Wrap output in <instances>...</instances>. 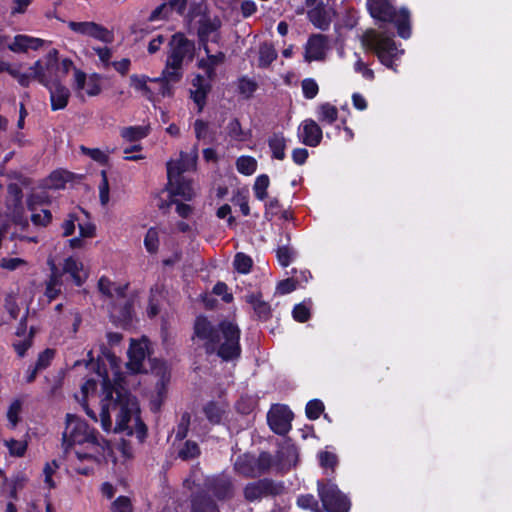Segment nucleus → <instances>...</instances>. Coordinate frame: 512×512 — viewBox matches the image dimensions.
Here are the masks:
<instances>
[{"label": "nucleus", "mask_w": 512, "mask_h": 512, "mask_svg": "<svg viewBox=\"0 0 512 512\" xmlns=\"http://www.w3.org/2000/svg\"><path fill=\"white\" fill-rule=\"evenodd\" d=\"M104 358L114 362L116 354H97L96 363L92 369L102 378V393L100 422L106 432L135 435L139 443H144L148 437V427L141 417L138 398L124 386V377L116 374L112 383L104 364Z\"/></svg>", "instance_id": "1"}, {"label": "nucleus", "mask_w": 512, "mask_h": 512, "mask_svg": "<svg viewBox=\"0 0 512 512\" xmlns=\"http://www.w3.org/2000/svg\"><path fill=\"white\" fill-rule=\"evenodd\" d=\"M34 52L38 59L34 63V78L49 91L52 111L67 107L71 96L70 90L59 81L57 56L58 51L51 43L34 37ZM36 57V55H34Z\"/></svg>", "instance_id": "2"}, {"label": "nucleus", "mask_w": 512, "mask_h": 512, "mask_svg": "<svg viewBox=\"0 0 512 512\" xmlns=\"http://www.w3.org/2000/svg\"><path fill=\"white\" fill-rule=\"evenodd\" d=\"M65 429L62 435V445L67 451L74 445H87L93 452L75 451L77 459L95 460L100 449H103L101 441L105 440L99 436L96 429L91 428L83 419L75 414H66Z\"/></svg>", "instance_id": "3"}, {"label": "nucleus", "mask_w": 512, "mask_h": 512, "mask_svg": "<svg viewBox=\"0 0 512 512\" xmlns=\"http://www.w3.org/2000/svg\"><path fill=\"white\" fill-rule=\"evenodd\" d=\"M195 335L205 341L207 349L217 352H240V330L231 322H223L219 329H215L211 323L202 316L197 317L194 325Z\"/></svg>", "instance_id": "4"}, {"label": "nucleus", "mask_w": 512, "mask_h": 512, "mask_svg": "<svg viewBox=\"0 0 512 512\" xmlns=\"http://www.w3.org/2000/svg\"><path fill=\"white\" fill-rule=\"evenodd\" d=\"M362 44L377 56L382 65L398 73L397 61L400 60L405 51L396 44L393 34L369 29L362 36Z\"/></svg>", "instance_id": "5"}, {"label": "nucleus", "mask_w": 512, "mask_h": 512, "mask_svg": "<svg viewBox=\"0 0 512 512\" xmlns=\"http://www.w3.org/2000/svg\"><path fill=\"white\" fill-rule=\"evenodd\" d=\"M370 15L380 23H394L398 35L403 39L411 37L410 11L406 7L396 11L389 0H367Z\"/></svg>", "instance_id": "6"}, {"label": "nucleus", "mask_w": 512, "mask_h": 512, "mask_svg": "<svg viewBox=\"0 0 512 512\" xmlns=\"http://www.w3.org/2000/svg\"><path fill=\"white\" fill-rule=\"evenodd\" d=\"M317 493L325 512H350V498L332 479L318 480Z\"/></svg>", "instance_id": "7"}, {"label": "nucleus", "mask_w": 512, "mask_h": 512, "mask_svg": "<svg viewBox=\"0 0 512 512\" xmlns=\"http://www.w3.org/2000/svg\"><path fill=\"white\" fill-rule=\"evenodd\" d=\"M284 489L283 482H277L271 478H262L246 484L243 495L248 502H254L263 497L281 495Z\"/></svg>", "instance_id": "8"}, {"label": "nucleus", "mask_w": 512, "mask_h": 512, "mask_svg": "<svg viewBox=\"0 0 512 512\" xmlns=\"http://www.w3.org/2000/svg\"><path fill=\"white\" fill-rule=\"evenodd\" d=\"M293 417L294 414L287 405L275 404L267 413V422L275 434L284 436L292 428Z\"/></svg>", "instance_id": "9"}, {"label": "nucleus", "mask_w": 512, "mask_h": 512, "mask_svg": "<svg viewBox=\"0 0 512 512\" xmlns=\"http://www.w3.org/2000/svg\"><path fill=\"white\" fill-rule=\"evenodd\" d=\"M195 51V45L183 34H175L170 41V53L168 59L172 63H179L183 66L185 61H192Z\"/></svg>", "instance_id": "10"}, {"label": "nucleus", "mask_w": 512, "mask_h": 512, "mask_svg": "<svg viewBox=\"0 0 512 512\" xmlns=\"http://www.w3.org/2000/svg\"><path fill=\"white\" fill-rule=\"evenodd\" d=\"M68 27L75 33L92 37L96 40H99L103 43H112L114 40V35L111 31H109L104 26L97 24L92 21L85 22H75L70 21L68 23Z\"/></svg>", "instance_id": "11"}, {"label": "nucleus", "mask_w": 512, "mask_h": 512, "mask_svg": "<svg viewBox=\"0 0 512 512\" xmlns=\"http://www.w3.org/2000/svg\"><path fill=\"white\" fill-rule=\"evenodd\" d=\"M72 88L78 97H83V92L88 96H97L101 92L100 76L97 74L89 77L81 70L74 69Z\"/></svg>", "instance_id": "12"}, {"label": "nucleus", "mask_w": 512, "mask_h": 512, "mask_svg": "<svg viewBox=\"0 0 512 512\" xmlns=\"http://www.w3.org/2000/svg\"><path fill=\"white\" fill-rule=\"evenodd\" d=\"M110 319L122 326L128 325L133 318V298L124 294L118 300L113 301L109 307Z\"/></svg>", "instance_id": "13"}, {"label": "nucleus", "mask_w": 512, "mask_h": 512, "mask_svg": "<svg viewBox=\"0 0 512 512\" xmlns=\"http://www.w3.org/2000/svg\"><path fill=\"white\" fill-rule=\"evenodd\" d=\"M197 149L195 148L191 154L181 153L180 158L176 161L167 163L168 185H173L174 180L178 179L182 173L192 170L196 166Z\"/></svg>", "instance_id": "14"}, {"label": "nucleus", "mask_w": 512, "mask_h": 512, "mask_svg": "<svg viewBox=\"0 0 512 512\" xmlns=\"http://www.w3.org/2000/svg\"><path fill=\"white\" fill-rule=\"evenodd\" d=\"M322 137V129L313 119H305L298 128V138L306 146H318Z\"/></svg>", "instance_id": "15"}, {"label": "nucleus", "mask_w": 512, "mask_h": 512, "mask_svg": "<svg viewBox=\"0 0 512 512\" xmlns=\"http://www.w3.org/2000/svg\"><path fill=\"white\" fill-rule=\"evenodd\" d=\"M221 26V21L217 16L204 14L199 20L198 36L206 53L209 52L208 41L214 40V36Z\"/></svg>", "instance_id": "16"}, {"label": "nucleus", "mask_w": 512, "mask_h": 512, "mask_svg": "<svg viewBox=\"0 0 512 512\" xmlns=\"http://www.w3.org/2000/svg\"><path fill=\"white\" fill-rule=\"evenodd\" d=\"M325 57V37L314 35L309 38L304 53L306 62L319 61Z\"/></svg>", "instance_id": "17"}, {"label": "nucleus", "mask_w": 512, "mask_h": 512, "mask_svg": "<svg viewBox=\"0 0 512 512\" xmlns=\"http://www.w3.org/2000/svg\"><path fill=\"white\" fill-rule=\"evenodd\" d=\"M192 86L191 98L197 104L198 111L201 112L206 103V97L211 89V85L203 76L197 75L192 81Z\"/></svg>", "instance_id": "18"}, {"label": "nucleus", "mask_w": 512, "mask_h": 512, "mask_svg": "<svg viewBox=\"0 0 512 512\" xmlns=\"http://www.w3.org/2000/svg\"><path fill=\"white\" fill-rule=\"evenodd\" d=\"M63 272L65 274H69L77 286H81L88 276L87 272L84 270L83 263L74 257H68L65 259Z\"/></svg>", "instance_id": "19"}, {"label": "nucleus", "mask_w": 512, "mask_h": 512, "mask_svg": "<svg viewBox=\"0 0 512 512\" xmlns=\"http://www.w3.org/2000/svg\"><path fill=\"white\" fill-rule=\"evenodd\" d=\"M128 288V284H120L112 282L109 278L103 276L98 281V289L99 291L109 299L116 301L124 294H126V290Z\"/></svg>", "instance_id": "20"}, {"label": "nucleus", "mask_w": 512, "mask_h": 512, "mask_svg": "<svg viewBox=\"0 0 512 512\" xmlns=\"http://www.w3.org/2000/svg\"><path fill=\"white\" fill-rule=\"evenodd\" d=\"M245 301L251 306L259 320L266 321L271 317V306L263 300L260 293L247 294Z\"/></svg>", "instance_id": "21"}, {"label": "nucleus", "mask_w": 512, "mask_h": 512, "mask_svg": "<svg viewBox=\"0 0 512 512\" xmlns=\"http://www.w3.org/2000/svg\"><path fill=\"white\" fill-rule=\"evenodd\" d=\"M208 489L218 500H226L233 495L231 481L223 477L212 479L208 484Z\"/></svg>", "instance_id": "22"}, {"label": "nucleus", "mask_w": 512, "mask_h": 512, "mask_svg": "<svg viewBox=\"0 0 512 512\" xmlns=\"http://www.w3.org/2000/svg\"><path fill=\"white\" fill-rule=\"evenodd\" d=\"M255 455L251 453H244L239 455L235 462V470L246 478L257 477Z\"/></svg>", "instance_id": "23"}, {"label": "nucleus", "mask_w": 512, "mask_h": 512, "mask_svg": "<svg viewBox=\"0 0 512 512\" xmlns=\"http://www.w3.org/2000/svg\"><path fill=\"white\" fill-rule=\"evenodd\" d=\"M308 18L312 24L321 29L326 30L330 26L331 17L324 3H319L308 11Z\"/></svg>", "instance_id": "24"}, {"label": "nucleus", "mask_w": 512, "mask_h": 512, "mask_svg": "<svg viewBox=\"0 0 512 512\" xmlns=\"http://www.w3.org/2000/svg\"><path fill=\"white\" fill-rule=\"evenodd\" d=\"M52 196L45 194H34V205L36 203H47L51 200ZM52 221V213L48 209H38L34 206V226L46 227Z\"/></svg>", "instance_id": "25"}, {"label": "nucleus", "mask_w": 512, "mask_h": 512, "mask_svg": "<svg viewBox=\"0 0 512 512\" xmlns=\"http://www.w3.org/2000/svg\"><path fill=\"white\" fill-rule=\"evenodd\" d=\"M70 180V173L64 170L52 172L41 184L40 188L45 190H59L65 187Z\"/></svg>", "instance_id": "26"}, {"label": "nucleus", "mask_w": 512, "mask_h": 512, "mask_svg": "<svg viewBox=\"0 0 512 512\" xmlns=\"http://www.w3.org/2000/svg\"><path fill=\"white\" fill-rule=\"evenodd\" d=\"M151 79L152 78L146 75L132 74L129 77L130 86L140 92L148 100L153 101L155 91L148 85V83L151 82Z\"/></svg>", "instance_id": "27"}, {"label": "nucleus", "mask_w": 512, "mask_h": 512, "mask_svg": "<svg viewBox=\"0 0 512 512\" xmlns=\"http://www.w3.org/2000/svg\"><path fill=\"white\" fill-rule=\"evenodd\" d=\"M48 263L51 266L52 273L46 286L45 296L47 298V302L49 303L61 292L62 275L58 272L52 260H49Z\"/></svg>", "instance_id": "28"}, {"label": "nucleus", "mask_w": 512, "mask_h": 512, "mask_svg": "<svg viewBox=\"0 0 512 512\" xmlns=\"http://www.w3.org/2000/svg\"><path fill=\"white\" fill-rule=\"evenodd\" d=\"M191 512H219V508L210 496L197 494L191 501Z\"/></svg>", "instance_id": "29"}, {"label": "nucleus", "mask_w": 512, "mask_h": 512, "mask_svg": "<svg viewBox=\"0 0 512 512\" xmlns=\"http://www.w3.org/2000/svg\"><path fill=\"white\" fill-rule=\"evenodd\" d=\"M316 116L323 125H332L338 119V109L331 103L324 102L317 106Z\"/></svg>", "instance_id": "30"}, {"label": "nucleus", "mask_w": 512, "mask_h": 512, "mask_svg": "<svg viewBox=\"0 0 512 512\" xmlns=\"http://www.w3.org/2000/svg\"><path fill=\"white\" fill-rule=\"evenodd\" d=\"M206 419L212 425H219L222 421L225 410L223 407L216 401L211 400L208 401L202 409Z\"/></svg>", "instance_id": "31"}, {"label": "nucleus", "mask_w": 512, "mask_h": 512, "mask_svg": "<svg viewBox=\"0 0 512 512\" xmlns=\"http://www.w3.org/2000/svg\"><path fill=\"white\" fill-rule=\"evenodd\" d=\"M149 134L148 126H129L120 131L121 137L128 142H135L145 138Z\"/></svg>", "instance_id": "32"}, {"label": "nucleus", "mask_w": 512, "mask_h": 512, "mask_svg": "<svg viewBox=\"0 0 512 512\" xmlns=\"http://www.w3.org/2000/svg\"><path fill=\"white\" fill-rule=\"evenodd\" d=\"M172 195H178L183 197L185 200H190L194 196V191L190 182L183 181L180 176L177 180H174L173 185H168Z\"/></svg>", "instance_id": "33"}, {"label": "nucleus", "mask_w": 512, "mask_h": 512, "mask_svg": "<svg viewBox=\"0 0 512 512\" xmlns=\"http://www.w3.org/2000/svg\"><path fill=\"white\" fill-rule=\"evenodd\" d=\"M268 145L274 158L278 160L285 158L286 140L282 134H273L268 140Z\"/></svg>", "instance_id": "34"}, {"label": "nucleus", "mask_w": 512, "mask_h": 512, "mask_svg": "<svg viewBox=\"0 0 512 512\" xmlns=\"http://www.w3.org/2000/svg\"><path fill=\"white\" fill-rule=\"evenodd\" d=\"M227 135L234 141L245 142L249 138V133L242 129L237 118H233L226 126Z\"/></svg>", "instance_id": "35"}, {"label": "nucleus", "mask_w": 512, "mask_h": 512, "mask_svg": "<svg viewBox=\"0 0 512 512\" xmlns=\"http://www.w3.org/2000/svg\"><path fill=\"white\" fill-rule=\"evenodd\" d=\"M200 454L201 449L198 443L192 440H186L178 451V457L183 461H189L198 458Z\"/></svg>", "instance_id": "36"}, {"label": "nucleus", "mask_w": 512, "mask_h": 512, "mask_svg": "<svg viewBox=\"0 0 512 512\" xmlns=\"http://www.w3.org/2000/svg\"><path fill=\"white\" fill-rule=\"evenodd\" d=\"M96 387H97V383L94 379L86 380L81 386V392L83 394V402H82L83 409L85 410V413L87 414V416L90 417L95 422L98 421L96 413L89 407V405L86 401V398L88 396L89 391H95Z\"/></svg>", "instance_id": "37"}, {"label": "nucleus", "mask_w": 512, "mask_h": 512, "mask_svg": "<svg viewBox=\"0 0 512 512\" xmlns=\"http://www.w3.org/2000/svg\"><path fill=\"white\" fill-rule=\"evenodd\" d=\"M255 462H256V471H257V477L266 474L270 468L273 465V457L272 455L267 451H262L258 455V457L255 456Z\"/></svg>", "instance_id": "38"}, {"label": "nucleus", "mask_w": 512, "mask_h": 512, "mask_svg": "<svg viewBox=\"0 0 512 512\" xmlns=\"http://www.w3.org/2000/svg\"><path fill=\"white\" fill-rule=\"evenodd\" d=\"M161 77L170 82H178L182 77V65L179 63H172L170 59L167 58L166 66Z\"/></svg>", "instance_id": "39"}, {"label": "nucleus", "mask_w": 512, "mask_h": 512, "mask_svg": "<svg viewBox=\"0 0 512 512\" xmlns=\"http://www.w3.org/2000/svg\"><path fill=\"white\" fill-rule=\"evenodd\" d=\"M236 168L243 175H252L257 169V161L251 156H241L236 161Z\"/></svg>", "instance_id": "40"}, {"label": "nucleus", "mask_w": 512, "mask_h": 512, "mask_svg": "<svg viewBox=\"0 0 512 512\" xmlns=\"http://www.w3.org/2000/svg\"><path fill=\"white\" fill-rule=\"evenodd\" d=\"M277 461L280 465L285 466L284 458L287 459L288 468L296 464L298 453L297 448L294 445L288 446L277 453Z\"/></svg>", "instance_id": "41"}, {"label": "nucleus", "mask_w": 512, "mask_h": 512, "mask_svg": "<svg viewBox=\"0 0 512 512\" xmlns=\"http://www.w3.org/2000/svg\"><path fill=\"white\" fill-rule=\"evenodd\" d=\"M325 406L320 399H312L307 402L305 414L309 420H317L324 412Z\"/></svg>", "instance_id": "42"}, {"label": "nucleus", "mask_w": 512, "mask_h": 512, "mask_svg": "<svg viewBox=\"0 0 512 512\" xmlns=\"http://www.w3.org/2000/svg\"><path fill=\"white\" fill-rule=\"evenodd\" d=\"M297 506L304 510L320 512L318 500L312 494H301L296 500Z\"/></svg>", "instance_id": "43"}, {"label": "nucleus", "mask_w": 512, "mask_h": 512, "mask_svg": "<svg viewBox=\"0 0 512 512\" xmlns=\"http://www.w3.org/2000/svg\"><path fill=\"white\" fill-rule=\"evenodd\" d=\"M257 88L258 84L256 81L246 76H243L238 80L239 93L246 99L252 97Z\"/></svg>", "instance_id": "44"}, {"label": "nucleus", "mask_w": 512, "mask_h": 512, "mask_svg": "<svg viewBox=\"0 0 512 512\" xmlns=\"http://www.w3.org/2000/svg\"><path fill=\"white\" fill-rule=\"evenodd\" d=\"M269 183V177L266 174H261L256 178L253 191L257 199L262 201L267 197Z\"/></svg>", "instance_id": "45"}, {"label": "nucleus", "mask_w": 512, "mask_h": 512, "mask_svg": "<svg viewBox=\"0 0 512 512\" xmlns=\"http://www.w3.org/2000/svg\"><path fill=\"white\" fill-rule=\"evenodd\" d=\"M311 315V301H304L294 306L292 316L298 322H306Z\"/></svg>", "instance_id": "46"}, {"label": "nucleus", "mask_w": 512, "mask_h": 512, "mask_svg": "<svg viewBox=\"0 0 512 512\" xmlns=\"http://www.w3.org/2000/svg\"><path fill=\"white\" fill-rule=\"evenodd\" d=\"M32 46V39L28 36L17 35L12 43L8 44V48L17 53L27 52Z\"/></svg>", "instance_id": "47"}, {"label": "nucleus", "mask_w": 512, "mask_h": 512, "mask_svg": "<svg viewBox=\"0 0 512 512\" xmlns=\"http://www.w3.org/2000/svg\"><path fill=\"white\" fill-rule=\"evenodd\" d=\"M190 423H191L190 413L189 412L182 413L180 421L177 424L175 440L182 441L187 437L189 428H190Z\"/></svg>", "instance_id": "48"}, {"label": "nucleus", "mask_w": 512, "mask_h": 512, "mask_svg": "<svg viewBox=\"0 0 512 512\" xmlns=\"http://www.w3.org/2000/svg\"><path fill=\"white\" fill-rule=\"evenodd\" d=\"M17 483L9 480L5 474L0 470V494L16 498Z\"/></svg>", "instance_id": "49"}, {"label": "nucleus", "mask_w": 512, "mask_h": 512, "mask_svg": "<svg viewBox=\"0 0 512 512\" xmlns=\"http://www.w3.org/2000/svg\"><path fill=\"white\" fill-rule=\"evenodd\" d=\"M110 512H133L131 499L124 495L117 497L111 503Z\"/></svg>", "instance_id": "50"}, {"label": "nucleus", "mask_w": 512, "mask_h": 512, "mask_svg": "<svg viewBox=\"0 0 512 512\" xmlns=\"http://www.w3.org/2000/svg\"><path fill=\"white\" fill-rule=\"evenodd\" d=\"M58 468H59V465L56 462V460H53L52 462H47L45 464V467L43 469L44 483L48 489H52V488L56 487V483L53 479V476L56 474V471Z\"/></svg>", "instance_id": "51"}, {"label": "nucleus", "mask_w": 512, "mask_h": 512, "mask_svg": "<svg viewBox=\"0 0 512 512\" xmlns=\"http://www.w3.org/2000/svg\"><path fill=\"white\" fill-rule=\"evenodd\" d=\"M129 356V362L127 363V368L134 374L144 372L143 362L146 356H150L151 354H127Z\"/></svg>", "instance_id": "52"}, {"label": "nucleus", "mask_w": 512, "mask_h": 512, "mask_svg": "<svg viewBox=\"0 0 512 512\" xmlns=\"http://www.w3.org/2000/svg\"><path fill=\"white\" fill-rule=\"evenodd\" d=\"M252 263V259L244 253H237L233 262L235 269L242 274L250 272Z\"/></svg>", "instance_id": "53"}, {"label": "nucleus", "mask_w": 512, "mask_h": 512, "mask_svg": "<svg viewBox=\"0 0 512 512\" xmlns=\"http://www.w3.org/2000/svg\"><path fill=\"white\" fill-rule=\"evenodd\" d=\"M173 9L170 8L168 3L163 0V2L157 6L150 14L149 20L150 21H158V20H165L168 19L171 14L173 13Z\"/></svg>", "instance_id": "54"}, {"label": "nucleus", "mask_w": 512, "mask_h": 512, "mask_svg": "<svg viewBox=\"0 0 512 512\" xmlns=\"http://www.w3.org/2000/svg\"><path fill=\"white\" fill-rule=\"evenodd\" d=\"M276 57L277 53L270 45H263L259 51V66L268 67Z\"/></svg>", "instance_id": "55"}, {"label": "nucleus", "mask_w": 512, "mask_h": 512, "mask_svg": "<svg viewBox=\"0 0 512 512\" xmlns=\"http://www.w3.org/2000/svg\"><path fill=\"white\" fill-rule=\"evenodd\" d=\"M144 245L148 252L155 253L159 247V233L155 228H150L144 238Z\"/></svg>", "instance_id": "56"}, {"label": "nucleus", "mask_w": 512, "mask_h": 512, "mask_svg": "<svg viewBox=\"0 0 512 512\" xmlns=\"http://www.w3.org/2000/svg\"><path fill=\"white\" fill-rule=\"evenodd\" d=\"M355 56L357 57V59L353 65L354 71L356 73L361 74L364 79L368 81H373L375 78L374 71L371 68H369L365 62H363V60L358 54H355Z\"/></svg>", "instance_id": "57"}, {"label": "nucleus", "mask_w": 512, "mask_h": 512, "mask_svg": "<svg viewBox=\"0 0 512 512\" xmlns=\"http://www.w3.org/2000/svg\"><path fill=\"white\" fill-rule=\"evenodd\" d=\"M151 83L157 86L156 89H153L155 91V95L159 94L163 97L172 95V86L170 85L171 82L166 80L165 78L161 76L153 78L151 79Z\"/></svg>", "instance_id": "58"}, {"label": "nucleus", "mask_w": 512, "mask_h": 512, "mask_svg": "<svg viewBox=\"0 0 512 512\" xmlns=\"http://www.w3.org/2000/svg\"><path fill=\"white\" fill-rule=\"evenodd\" d=\"M194 132L198 140H212L208 123L201 119L194 122Z\"/></svg>", "instance_id": "59"}, {"label": "nucleus", "mask_w": 512, "mask_h": 512, "mask_svg": "<svg viewBox=\"0 0 512 512\" xmlns=\"http://www.w3.org/2000/svg\"><path fill=\"white\" fill-rule=\"evenodd\" d=\"M161 295V288L159 286H154L150 290V299L149 305L147 309V313L149 317H154L159 313V305L157 296Z\"/></svg>", "instance_id": "60"}, {"label": "nucleus", "mask_w": 512, "mask_h": 512, "mask_svg": "<svg viewBox=\"0 0 512 512\" xmlns=\"http://www.w3.org/2000/svg\"><path fill=\"white\" fill-rule=\"evenodd\" d=\"M302 92L306 99H313L319 92V86L312 78H306L301 83Z\"/></svg>", "instance_id": "61"}, {"label": "nucleus", "mask_w": 512, "mask_h": 512, "mask_svg": "<svg viewBox=\"0 0 512 512\" xmlns=\"http://www.w3.org/2000/svg\"><path fill=\"white\" fill-rule=\"evenodd\" d=\"M319 463L323 468H330L334 470V468L338 464V458L335 453L329 451H321L318 455Z\"/></svg>", "instance_id": "62"}, {"label": "nucleus", "mask_w": 512, "mask_h": 512, "mask_svg": "<svg viewBox=\"0 0 512 512\" xmlns=\"http://www.w3.org/2000/svg\"><path fill=\"white\" fill-rule=\"evenodd\" d=\"M80 149L83 152V154L89 156L91 159L100 164H105L108 161V155L98 148H88L85 146H81Z\"/></svg>", "instance_id": "63"}, {"label": "nucleus", "mask_w": 512, "mask_h": 512, "mask_svg": "<svg viewBox=\"0 0 512 512\" xmlns=\"http://www.w3.org/2000/svg\"><path fill=\"white\" fill-rule=\"evenodd\" d=\"M122 334L109 332L106 334L107 344L101 347V352H109L113 349H120Z\"/></svg>", "instance_id": "64"}]
</instances>
